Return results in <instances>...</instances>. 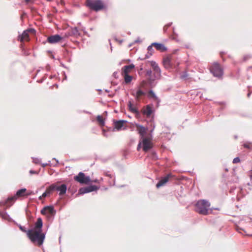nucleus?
I'll use <instances>...</instances> for the list:
<instances>
[{
  "label": "nucleus",
  "instance_id": "1",
  "mask_svg": "<svg viewBox=\"0 0 252 252\" xmlns=\"http://www.w3.org/2000/svg\"><path fill=\"white\" fill-rule=\"evenodd\" d=\"M27 236L31 241L38 246L42 245L45 238V234L41 231H34L28 230Z\"/></svg>",
  "mask_w": 252,
  "mask_h": 252
},
{
  "label": "nucleus",
  "instance_id": "2",
  "mask_svg": "<svg viewBox=\"0 0 252 252\" xmlns=\"http://www.w3.org/2000/svg\"><path fill=\"white\" fill-rule=\"evenodd\" d=\"M27 189L22 188L18 189L14 196H9L6 199L0 202V204L6 206L7 207H10L14 201L19 197L26 196Z\"/></svg>",
  "mask_w": 252,
  "mask_h": 252
},
{
  "label": "nucleus",
  "instance_id": "3",
  "mask_svg": "<svg viewBox=\"0 0 252 252\" xmlns=\"http://www.w3.org/2000/svg\"><path fill=\"white\" fill-rule=\"evenodd\" d=\"M210 202L204 199L198 200L195 204V211L200 214L206 215L208 214Z\"/></svg>",
  "mask_w": 252,
  "mask_h": 252
},
{
  "label": "nucleus",
  "instance_id": "4",
  "mask_svg": "<svg viewBox=\"0 0 252 252\" xmlns=\"http://www.w3.org/2000/svg\"><path fill=\"white\" fill-rule=\"evenodd\" d=\"M86 5L91 10L95 11H100L104 7V5L101 0H87Z\"/></svg>",
  "mask_w": 252,
  "mask_h": 252
},
{
  "label": "nucleus",
  "instance_id": "5",
  "mask_svg": "<svg viewBox=\"0 0 252 252\" xmlns=\"http://www.w3.org/2000/svg\"><path fill=\"white\" fill-rule=\"evenodd\" d=\"M142 114L145 116L147 118H150L151 122H153L154 119V114L155 113V109L153 105H147L141 110Z\"/></svg>",
  "mask_w": 252,
  "mask_h": 252
},
{
  "label": "nucleus",
  "instance_id": "6",
  "mask_svg": "<svg viewBox=\"0 0 252 252\" xmlns=\"http://www.w3.org/2000/svg\"><path fill=\"white\" fill-rule=\"evenodd\" d=\"M146 76L148 77L147 79V84L148 86L153 88L156 86L155 81L157 79V76L156 74H153L151 69L147 70L145 74Z\"/></svg>",
  "mask_w": 252,
  "mask_h": 252
},
{
  "label": "nucleus",
  "instance_id": "7",
  "mask_svg": "<svg viewBox=\"0 0 252 252\" xmlns=\"http://www.w3.org/2000/svg\"><path fill=\"white\" fill-rule=\"evenodd\" d=\"M74 179L75 181L81 184H89L91 182V180L89 176H86L85 174L80 172L78 175L74 176Z\"/></svg>",
  "mask_w": 252,
  "mask_h": 252
},
{
  "label": "nucleus",
  "instance_id": "8",
  "mask_svg": "<svg viewBox=\"0 0 252 252\" xmlns=\"http://www.w3.org/2000/svg\"><path fill=\"white\" fill-rule=\"evenodd\" d=\"M210 71L214 76L219 78L223 74V70L218 63H215L213 64Z\"/></svg>",
  "mask_w": 252,
  "mask_h": 252
},
{
  "label": "nucleus",
  "instance_id": "9",
  "mask_svg": "<svg viewBox=\"0 0 252 252\" xmlns=\"http://www.w3.org/2000/svg\"><path fill=\"white\" fill-rule=\"evenodd\" d=\"M51 190H55L59 191V195L60 196H63L66 192L67 186L64 184H62L60 185H59L57 184H52Z\"/></svg>",
  "mask_w": 252,
  "mask_h": 252
},
{
  "label": "nucleus",
  "instance_id": "10",
  "mask_svg": "<svg viewBox=\"0 0 252 252\" xmlns=\"http://www.w3.org/2000/svg\"><path fill=\"white\" fill-rule=\"evenodd\" d=\"M99 189V187L91 185L88 186L81 188L78 190V194H84L87 193L96 191Z\"/></svg>",
  "mask_w": 252,
  "mask_h": 252
},
{
  "label": "nucleus",
  "instance_id": "11",
  "mask_svg": "<svg viewBox=\"0 0 252 252\" xmlns=\"http://www.w3.org/2000/svg\"><path fill=\"white\" fill-rule=\"evenodd\" d=\"M40 213L43 215L48 214L50 216L55 215L56 211L52 205L46 206L41 210Z\"/></svg>",
  "mask_w": 252,
  "mask_h": 252
},
{
  "label": "nucleus",
  "instance_id": "12",
  "mask_svg": "<svg viewBox=\"0 0 252 252\" xmlns=\"http://www.w3.org/2000/svg\"><path fill=\"white\" fill-rule=\"evenodd\" d=\"M141 142L143 150L145 152H147L152 149L153 144L147 138L142 139Z\"/></svg>",
  "mask_w": 252,
  "mask_h": 252
},
{
  "label": "nucleus",
  "instance_id": "13",
  "mask_svg": "<svg viewBox=\"0 0 252 252\" xmlns=\"http://www.w3.org/2000/svg\"><path fill=\"white\" fill-rule=\"evenodd\" d=\"M171 177H172L171 174H167L165 176L161 178V179L156 184V187L157 188H159L160 187L164 186L166 183L168 182L169 179Z\"/></svg>",
  "mask_w": 252,
  "mask_h": 252
},
{
  "label": "nucleus",
  "instance_id": "14",
  "mask_svg": "<svg viewBox=\"0 0 252 252\" xmlns=\"http://www.w3.org/2000/svg\"><path fill=\"white\" fill-rule=\"evenodd\" d=\"M62 39V37L59 34H55L48 37L47 41L51 44H55L59 42Z\"/></svg>",
  "mask_w": 252,
  "mask_h": 252
},
{
  "label": "nucleus",
  "instance_id": "15",
  "mask_svg": "<svg viewBox=\"0 0 252 252\" xmlns=\"http://www.w3.org/2000/svg\"><path fill=\"white\" fill-rule=\"evenodd\" d=\"M43 222L41 218H38L35 223L34 226L33 228L30 230H32L34 231H42Z\"/></svg>",
  "mask_w": 252,
  "mask_h": 252
},
{
  "label": "nucleus",
  "instance_id": "16",
  "mask_svg": "<svg viewBox=\"0 0 252 252\" xmlns=\"http://www.w3.org/2000/svg\"><path fill=\"white\" fill-rule=\"evenodd\" d=\"M136 126L137 127V131L141 137V139L146 138L145 137V135L147 133V130H148L147 128L139 124H136Z\"/></svg>",
  "mask_w": 252,
  "mask_h": 252
},
{
  "label": "nucleus",
  "instance_id": "17",
  "mask_svg": "<svg viewBox=\"0 0 252 252\" xmlns=\"http://www.w3.org/2000/svg\"><path fill=\"white\" fill-rule=\"evenodd\" d=\"M126 122V121L123 120L114 121V128L113 130H114L115 129H116L117 130H121L124 126V124Z\"/></svg>",
  "mask_w": 252,
  "mask_h": 252
},
{
  "label": "nucleus",
  "instance_id": "18",
  "mask_svg": "<svg viewBox=\"0 0 252 252\" xmlns=\"http://www.w3.org/2000/svg\"><path fill=\"white\" fill-rule=\"evenodd\" d=\"M152 45L158 51L161 52H164L167 51V48L162 43L154 42L152 43Z\"/></svg>",
  "mask_w": 252,
  "mask_h": 252
},
{
  "label": "nucleus",
  "instance_id": "19",
  "mask_svg": "<svg viewBox=\"0 0 252 252\" xmlns=\"http://www.w3.org/2000/svg\"><path fill=\"white\" fill-rule=\"evenodd\" d=\"M127 105L128 109L131 112L135 114L136 116H139L140 115V111L136 107L133 106V104L130 101H128Z\"/></svg>",
  "mask_w": 252,
  "mask_h": 252
},
{
  "label": "nucleus",
  "instance_id": "20",
  "mask_svg": "<svg viewBox=\"0 0 252 252\" xmlns=\"http://www.w3.org/2000/svg\"><path fill=\"white\" fill-rule=\"evenodd\" d=\"M29 32L28 31L25 30L21 34L19 35L18 39L20 42H24L25 40H29Z\"/></svg>",
  "mask_w": 252,
  "mask_h": 252
},
{
  "label": "nucleus",
  "instance_id": "21",
  "mask_svg": "<svg viewBox=\"0 0 252 252\" xmlns=\"http://www.w3.org/2000/svg\"><path fill=\"white\" fill-rule=\"evenodd\" d=\"M163 64L165 68L169 69L172 68V64L169 57H166L163 59Z\"/></svg>",
  "mask_w": 252,
  "mask_h": 252
},
{
  "label": "nucleus",
  "instance_id": "22",
  "mask_svg": "<svg viewBox=\"0 0 252 252\" xmlns=\"http://www.w3.org/2000/svg\"><path fill=\"white\" fill-rule=\"evenodd\" d=\"M135 67L133 63L124 66L122 69V74H127Z\"/></svg>",
  "mask_w": 252,
  "mask_h": 252
},
{
  "label": "nucleus",
  "instance_id": "23",
  "mask_svg": "<svg viewBox=\"0 0 252 252\" xmlns=\"http://www.w3.org/2000/svg\"><path fill=\"white\" fill-rule=\"evenodd\" d=\"M0 216L3 219L9 221L14 222V220L10 218L9 215L6 212H0Z\"/></svg>",
  "mask_w": 252,
  "mask_h": 252
},
{
  "label": "nucleus",
  "instance_id": "24",
  "mask_svg": "<svg viewBox=\"0 0 252 252\" xmlns=\"http://www.w3.org/2000/svg\"><path fill=\"white\" fill-rule=\"evenodd\" d=\"M145 95L146 93L141 89L139 88L136 92L135 98L137 100H139L142 96H145Z\"/></svg>",
  "mask_w": 252,
  "mask_h": 252
},
{
  "label": "nucleus",
  "instance_id": "25",
  "mask_svg": "<svg viewBox=\"0 0 252 252\" xmlns=\"http://www.w3.org/2000/svg\"><path fill=\"white\" fill-rule=\"evenodd\" d=\"M124 77L125 82L126 84L130 83L132 80V76L127 74H122Z\"/></svg>",
  "mask_w": 252,
  "mask_h": 252
},
{
  "label": "nucleus",
  "instance_id": "26",
  "mask_svg": "<svg viewBox=\"0 0 252 252\" xmlns=\"http://www.w3.org/2000/svg\"><path fill=\"white\" fill-rule=\"evenodd\" d=\"M68 35L77 36L79 35L80 33L78 32V29L76 27L71 29V30L68 32Z\"/></svg>",
  "mask_w": 252,
  "mask_h": 252
},
{
  "label": "nucleus",
  "instance_id": "27",
  "mask_svg": "<svg viewBox=\"0 0 252 252\" xmlns=\"http://www.w3.org/2000/svg\"><path fill=\"white\" fill-rule=\"evenodd\" d=\"M96 121L98 123L99 126L101 127L104 126L105 125V121L104 119L103 118V117L100 116L98 115L96 117Z\"/></svg>",
  "mask_w": 252,
  "mask_h": 252
},
{
  "label": "nucleus",
  "instance_id": "28",
  "mask_svg": "<svg viewBox=\"0 0 252 252\" xmlns=\"http://www.w3.org/2000/svg\"><path fill=\"white\" fill-rule=\"evenodd\" d=\"M153 70L154 71V74H157V79L159 78L161 76V70L158 65L157 66L156 68H154Z\"/></svg>",
  "mask_w": 252,
  "mask_h": 252
},
{
  "label": "nucleus",
  "instance_id": "29",
  "mask_svg": "<svg viewBox=\"0 0 252 252\" xmlns=\"http://www.w3.org/2000/svg\"><path fill=\"white\" fill-rule=\"evenodd\" d=\"M148 96L157 99L158 97L152 90H150L148 92Z\"/></svg>",
  "mask_w": 252,
  "mask_h": 252
},
{
  "label": "nucleus",
  "instance_id": "30",
  "mask_svg": "<svg viewBox=\"0 0 252 252\" xmlns=\"http://www.w3.org/2000/svg\"><path fill=\"white\" fill-rule=\"evenodd\" d=\"M153 47H154V46L152 45V43L151 45L149 46L147 48L148 53L150 54V56H152L154 53V50L153 48Z\"/></svg>",
  "mask_w": 252,
  "mask_h": 252
},
{
  "label": "nucleus",
  "instance_id": "31",
  "mask_svg": "<svg viewBox=\"0 0 252 252\" xmlns=\"http://www.w3.org/2000/svg\"><path fill=\"white\" fill-rule=\"evenodd\" d=\"M14 222L15 224H16L18 226V227L19 228L20 230H21L23 232H25V233H27L28 230H26V228H25V227L23 226L21 224L17 223L15 221Z\"/></svg>",
  "mask_w": 252,
  "mask_h": 252
},
{
  "label": "nucleus",
  "instance_id": "32",
  "mask_svg": "<svg viewBox=\"0 0 252 252\" xmlns=\"http://www.w3.org/2000/svg\"><path fill=\"white\" fill-rule=\"evenodd\" d=\"M243 146L247 149H251L252 148V143L246 142L243 144Z\"/></svg>",
  "mask_w": 252,
  "mask_h": 252
},
{
  "label": "nucleus",
  "instance_id": "33",
  "mask_svg": "<svg viewBox=\"0 0 252 252\" xmlns=\"http://www.w3.org/2000/svg\"><path fill=\"white\" fill-rule=\"evenodd\" d=\"M188 76V73L187 71H184L182 73V74L181 75V78L186 79L187 78Z\"/></svg>",
  "mask_w": 252,
  "mask_h": 252
},
{
  "label": "nucleus",
  "instance_id": "34",
  "mask_svg": "<svg viewBox=\"0 0 252 252\" xmlns=\"http://www.w3.org/2000/svg\"><path fill=\"white\" fill-rule=\"evenodd\" d=\"M172 24V23H169L166 24L163 28V31L165 33L167 32V29L169 27H170L171 25Z\"/></svg>",
  "mask_w": 252,
  "mask_h": 252
},
{
  "label": "nucleus",
  "instance_id": "35",
  "mask_svg": "<svg viewBox=\"0 0 252 252\" xmlns=\"http://www.w3.org/2000/svg\"><path fill=\"white\" fill-rule=\"evenodd\" d=\"M148 62L150 63L151 66L153 67V69L158 66V64L155 61H149Z\"/></svg>",
  "mask_w": 252,
  "mask_h": 252
},
{
  "label": "nucleus",
  "instance_id": "36",
  "mask_svg": "<svg viewBox=\"0 0 252 252\" xmlns=\"http://www.w3.org/2000/svg\"><path fill=\"white\" fill-rule=\"evenodd\" d=\"M51 187L52 185H51L50 186L47 188L46 191H47V192L49 193V194L50 195L52 191H54L55 190H51Z\"/></svg>",
  "mask_w": 252,
  "mask_h": 252
},
{
  "label": "nucleus",
  "instance_id": "37",
  "mask_svg": "<svg viewBox=\"0 0 252 252\" xmlns=\"http://www.w3.org/2000/svg\"><path fill=\"white\" fill-rule=\"evenodd\" d=\"M241 161L240 158L239 157H236L234 158L233 160V163H237L240 162Z\"/></svg>",
  "mask_w": 252,
  "mask_h": 252
},
{
  "label": "nucleus",
  "instance_id": "38",
  "mask_svg": "<svg viewBox=\"0 0 252 252\" xmlns=\"http://www.w3.org/2000/svg\"><path fill=\"white\" fill-rule=\"evenodd\" d=\"M27 31H28V32H31V33H35L36 32V31L33 28H30V29H28L27 30H26Z\"/></svg>",
  "mask_w": 252,
  "mask_h": 252
},
{
  "label": "nucleus",
  "instance_id": "39",
  "mask_svg": "<svg viewBox=\"0 0 252 252\" xmlns=\"http://www.w3.org/2000/svg\"><path fill=\"white\" fill-rule=\"evenodd\" d=\"M33 162L35 164H38L40 162L39 159L37 158H32Z\"/></svg>",
  "mask_w": 252,
  "mask_h": 252
},
{
  "label": "nucleus",
  "instance_id": "40",
  "mask_svg": "<svg viewBox=\"0 0 252 252\" xmlns=\"http://www.w3.org/2000/svg\"><path fill=\"white\" fill-rule=\"evenodd\" d=\"M142 147V142H141V141H139L138 145H137V151H139V150L141 149Z\"/></svg>",
  "mask_w": 252,
  "mask_h": 252
},
{
  "label": "nucleus",
  "instance_id": "41",
  "mask_svg": "<svg viewBox=\"0 0 252 252\" xmlns=\"http://www.w3.org/2000/svg\"><path fill=\"white\" fill-rule=\"evenodd\" d=\"M150 56H150V54H148V53H147V54H146L145 55V58H144L142 59V58H139V59H140V60H144V59H148V58H149L150 57Z\"/></svg>",
  "mask_w": 252,
  "mask_h": 252
},
{
  "label": "nucleus",
  "instance_id": "42",
  "mask_svg": "<svg viewBox=\"0 0 252 252\" xmlns=\"http://www.w3.org/2000/svg\"><path fill=\"white\" fill-rule=\"evenodd\" d=\"M173 35H172V36H173V37H172V38H173V39H176V36H177V34L175 32V31H174V28H173Z\"/></svg>",
  "mask_w": 252,
  "mask_h": 252
},
{
  "label": "nucleus",
  "instance_id": "43",
  "mask_svg": "<svg viewBox=\"0 0 252 252\" xmlns=\"http://www.w3.org/2000/svg\"><path fill=\"white\" fill-rule=\"evenodd\" d=\"M35 0H25L26 4H28L30 3H33Z\"/></svg>",
  "mask_w": 252,
  "mask_h": 252
},
{
  "label": "nucleus",
  "instance_id": "44",
  "mask_svg": "<svg viewBox=\"0 0 252 252\" xmlns=\"http://www.w3.org/2000/svg\"><path fill=\"white\" fill-rule=\"evenodd\" d=\"M152 158H157V155L155 152H152Z\"/></svg>",
  "mask_w": 252,
  "mask_h": 252
},
{
  "label": "nucleus",
  "instance_id": "45",
  "mask_svg": "<svg viewBox=\"0 0 252 252\" xmlns=\"http://www.w3.org/2000/svg\"><path fill=\"white\" fill-rule=\"evenodd\" d=\"M42 195V196H43L44 198H45V197H47V196L49 195V193L47 192V191H44Z\"/></svg>",
  "mask_w": 252,
  "mask_h": 252
},
{
  "label": "nucleus",
  "instance_id": "46",
  "mask_svg": "<svg viewBox=\"0 0 252 252\" xmlns=\"http://www.w3.org/2000/svg\"><path fill=\"white\" fill-rule=\"evenodd\" d=\"M237 230L240 233H241V230H243L245 233L246 232L245 231L242 229V228L239 227V226H237Z\"/></svg>",
  "mask_w": 252,
  "mask_h": 252
},
{
  "label": "nucleus",
  "instance_id": "47",
  "mask_svg": "<svg viewBox=\"0 0 252 252\" xmlns=\"http://www.w3.org/2000/svg\"><path fill=\"white\" fill-rule=\"evenodd\" d=\"M102 134L105 137H108V135L106 133V131L104 129H102Z\"/></svg>",
  "mask_w": 252,
  "mask_h": 252
},
{
  "label": "nucleus",
  "instance_id": "48",
  "mask_svg": "<svg viewBox=\"0 0 252 252\" xmlns=\"http://www.w3.org/2000/svg\"><path fill=\"white\" fill-rule=\"evenodd\" d=\"M45 79H46V77H43L41 80H38L37 82L38 83H41L43 82L45 80Z\"/></svg>",
  "mask_w": 252,
  "mask_h": 252
},
{
  "label": "nucleus",
  "instance_id": "49",
  "mask_svg": "<svg viewBox=\"0 0 252 252\" xmlns=\"http://www.w3.org/2000/svg\"><path fill=\"white\" fill-rule=\"evenodd\" d=\"M30 173L31 174H37V172L34 170H31L30 171Z\"/></svg>",
  "mask_w": 252,
  "mask_h": 252
},
{
  "label": "nucleus",
  "instance_id": "50",
  "mask_svg": "<svg viewBox=\"0 0 252 252\" xmlns=\"http://www.w3.org/2000/svg\"><path fill=\"white\" fill-rule=\"evenodd\" d=\"M141 41L140 40L139 37H138L136 40L134 41V43H140Z\"/></svg>",
  "mask_w": 252,
  "mask_h": 252
},
{
  "label": "nucleus",
  "instance_id": "51",
  "mask_svg": "<svg viewBox=\"0 0 252 252\" xmlns=\"http://www.w3.org/2000/svg\"><path fill=\"white\" fill-rule=\"evenodd\" d=\"M91 182H94V183H99V180L98 179H94V180H93V181L91 180Z\"/></svg>",
  "mask_w": 252,
  "mask_h": 252
},
{
  "label": "nucleus",
  "instance_id": "52",
  "mask_svg": "<svg viewBox=\"0 0 252 252\" xmlns=\"http://www.w3.org/2000/svg\"><path fill=\"white\" fill-rule=\"evenodd\" d=\"M105 175L108 176V177H109L110 178H112V176L108 172L106 173H105Z\"/></svg>",
  "mask_w": 252,
  "mask_h": 252
},
{
  "label": "nucleus",
  "instance_id": "53",
  "mask_svg": "<svg viewBox=\"0 0 252 252\" xmlns=\"http://www.w3.org/2000/svg\"><path fill=\"white\" fill-rule=\"evenodd\" d=\"M48 164H48V163H43V164H42V166L43 167H46L47 165H48Z\"/></svg>",
  "mask_w": 252,
  "mask_h": 252
},
{
  "label": "nucleus",
  "instance_id": "54",
  "mask_svg": "<svg viewBox=\"0 0 252 252\" xmlns=\"http://www.w3.org/2000/svg\"><path fill=\"white\" fill-rule=\"evenodd\" d=\"M32 194V193L31 192H29V193H27V192H26V196H30Z\"/></svg>",
  "mask_w": 252,
  "mask_h": 252
},
{
  "label": "nucleus",
  "instance_id": "55",
  "mask_svg": "<svg viewBox=\"0 0 252 252\" xmlns=\"http://www.w3.org/2000/svg\"><path fill=\"white\" fill-rule=\"evenodd\" d=\"M43 198H44V197H43V196H42V195L40 196L38 198L39 200H42Z\"/></svg>",
  "mask_w": 252,
  "mask_h": 252
},
{
  "label": "nucleus",
  "instance_id": "56",
  "mask_svg": "<svg viewBox=\"0 0 252 252\" xmlns=\"http://www.w3.org/2000/svg\"><path fill=\"white\" fill-rule=\"evenodd\" d=\"M53 159L56 160L57 163H59L58 160H57L56 158H53Z\"/></svg>",
  "mask_w": 252,
  "mask_h": 252
},
{
  "label": "nucleus",
  "instance_id": "57",
  "mask_svg": "<svg viewBox=\"0 0 252 252\" xmlns=\"http://www.w3.org/2000/svg\"><path fill=\"white\" fill-rule=\"evenodd\" d=\"M54 86H55V87H56V88H58V84H55Z\"/></svg>",
  "mask_w": 252,
  "mask_h": 252
},
{
  "label": "nucleus",
  "instance_id": "58",
  "mask_svg": "<svg viewBox=\"0 0 252 252\" xmlns=\"http://www.w3.org/2000/svg\"><path fill=\"white\" fill-rule=\"evenodd\" d=\"M250 95H251V93H248V97H250Z\"/></svg>",
  "mask_w": 252,
  "mask_h": 252
},
{
  "label": "nucleus",
  "instance_id": "59",
  "mask_svg": "<svg viewBox=\"0 0 252 252\" xmlns=\"http://www.w3.org/2000/svg\"><path fill=\"white\" fill-rule=\"evenodd\" d=\"M154 128H155V126L154 125V126H153V128L152 129V130H151V131H152L154 130Z\"/></svg>",
  "mask_w": 252,
  "mask_h": 252
},
{
  "label": "nucleus",
  "instance_id": "60",
  "mask_svg": "<svg viewBox=\"0 0 252 252\" xmlns=\"http://www.w3.org/2000/svg\"><path fill=\"white\" fill-rule=\"evenodd\" d=\"M128 34L129 35H130V34H131L130 32H128Z\"/></svg>",
  "mask_w": 252,
  "mask_h": 252
},
{
  "label": "nucleus",
  "instance_id": "61",
  "mask_svg": "<svg viewBox=\"0 0 252 252\" xmlns=\"http://www.w3.org/2000/svg\"><path fill=\"white\" fill-rule=\"evenodd\" d=\"M64 79H66V76L65 75V78Z\"/></svg>",
  "mask_w": 252,
  "mask_h": 252
},
{
  "label": "nucleus",
  "instance_id": "62",
  "mask_svg": "<svg viewBox=\"0 0 252 252\" xmlns=\"http://www.w3.org/2000/svg\"><path fill=\"white\" fill-rule=\"evenodd\" d=\"M235 139H237V136H235Z\"/></svg>",
  "mask_w": 252,
  "mask_h": 252
},
{
  "label": "nucleus",
  "instance_id": "63",
  "mask_svg": "<svg viewBox=\"0 0 252 252\" xmlns=\"http://www.w3.org/2000/svg\"><path fill=\"white\" fill-rule=\"evenodd\" d=\"M78 24L80 25H81V23H78Z\"/></svg>",
  "mask_w": 252,
  "mask_h": 252
},
{
  "label": "nucleus",
  "instance_id": "64",
  "mask_svg": "<svg viewBox=\"0 0 252 252\" xmlns=\"http://www.w3.org/2000/svg\"><path fill=\"white\" fill-rule=\"evenodd\" d=\"M223 53V52H220V55H221Z\"/></svg>",
  "mask_w": 252,
  "mask_h": 252
}]
</instances>
